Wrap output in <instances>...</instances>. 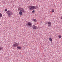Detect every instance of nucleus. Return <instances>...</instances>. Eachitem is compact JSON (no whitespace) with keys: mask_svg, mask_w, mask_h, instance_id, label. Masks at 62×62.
I'll use <instances>...</instances> for the list:
<instances>
[{"mask_svg":"<svg viewBox=\"0 0 62 62\" xmlns=\"http://www.w3.org/2000/svg\"><path fill=\"white\" fill-rule=\"evenodd\" d=\"M6 13L9 17H10L12 15V13L9 10L7 11L6 12Z\"/></svg>","mask_w":62,"mask_h":62,"instance_id":"obj_1","label":"nucleus"},{"mask_svg":"<svg viewBox=\"0 0 62 62\" xmlns=\"http://www.w3.org/2000/svg\"><path fill=\"white\" fill-rule=\"evenodd\" d=\"M18 9V11H20H20H21L22 12H25V11L24 10V9L21 8H19Z\"/></svg>","mask_w":62,"mask_h":62,"instance_id":"obj_2","label":"nucleus"},{"mask_svg":"<svg viewBox=\"0 0 62 62\" xmlns=\"http://www.w3.org/2000/svg\"><path fill=\"white\" fill-rule=\"evenodd\" d=\"M46 23L48 25V27H51V25H52V23L50 22H47Z\"/></svg>","mask_w":62,"mask_h":62,"instance_id":"obj_3","label":"nucleus"},{"mask_svg":"<svg viewBox=\"0 0 62 62\" xmlns=\"http://www.w3.org/2000/svg\"><path fill=\"white\" fill-rule=\"evenodd\" d=\"M29 8H31L32 9H36V8H37V7H36L34 6H29Z\"/></svg>","mask_w":62,"mask_h":62,"instance_id":"obj_4","label":"nucleus"},{"mask_svg":"<svg viewBox=\"0 0 62 62\" xmlns=\"http://www.w3.org/2000/svg\"><path fill=\"white\" fill-rule=\"evenodd\" d=\"M32 28L33 29H37L38 27H37V26H35V25H33L32 26Z\"/></svg>","mask_w":62,"mask_h":62,"instance_id":"obj_5","label":"nucleus"},{"mask_svg":"<svg viewBox=\"0 0 62 62\" xmlns=\"http://www.w3.org/2000/svg\"><path fill=\"white\" fill-rule=\"evenodd\" d=\"M19 45V43H17L15 42V43L13 45V46L14 47H16V46H18Z\"/></svg>","mask_w":62,"mask_h":62,"instance_id":"obj_6","label":"nucleus"},{"mask_svg":"<svg viewBox=\"0 0 62 62\" xmlns=\"http://www.w3.org/2000/svg\"><path fill=\"white\" fill-rule=\"evenodd\" d=\"M28 24L29 25H30V26H31L32 25V23L30 22H29L28 23Z\"/></svg>","mask_w":62,"mask_h":62,"instance_id":"obj_7","label":"nucleus"},{"mask_svg":"<svg viewBox=\"0 0 62 62\" xmlns=\"http://www.w3.org/2000/svg\"><path fill=\"white\" fill-rule=\"evenodd\" d=\"M23 14V12H21V11H20L19 12V14L20 16H21Z\"/></svg>","mask_w":62,"mask_h":62,"instance_id":"obj_8","label":"nucleus"},{"mask_svg":"<svg viewBox=\"0 0 62 62\" xmlns=\"http://www.w3.org/2000/svg\"><path fill=\"white\" fill-rule=\"evenodd\" d=\"M17 48L18 49H22V47L20 46H18L17 47Z\"/></svg>","mask_w":62,"mask_h":62,"instance_id":"obj_9","label":"nucleus"},{"mask_svg":"<svg viewBox=\"0 0 62 62\" xmlns=\"http://www.w3.org/2000/svg\"><path fill=\"white\" fill-rule=\"evenodd\" d=\"M49 39L50 41L52 42L53 41V39L51 38H49Z\"/></svg>","mask_w":62,"mask_h":62,"instance_id":"obj_10","label":"nucleus"},{"mask_svg":"<svg viewBox=\"0 0 62 62\" xmlns=\"http://www.w3.org/2000/svg\"><path fill=\"white\" fill-rule=\"evenodd\" d=\"M32 21H34V22H37V20L35 19H33Z\"/></svg>","mask_w":62,"mask_h":62,"instance_id":"obj_11","label":"nucleus"},{"mask_svg":"<svg viewBox=\"0 0 62 62\" xmlns=\"http://www.w3.org/2000/svg\"><path fill=\"white\" fill-rule=\"evenodd\" d=\"M2 14H1V13H0V18L1 17H2Z\"/></svg>","mask_w":62,"mask_h":62,"instance_id":"obj_12","label":"nucleus"},{"mask_svg":"<svg viewBox=\"0 0 62 62\" xmlns=\"http://www.w3.org/2000/svg\"><path fill=\"white\" fill-rule=\"evenodd\" d=\"M58 37L59 38H61V37H62L61 35H60Z\"/></svg>","mask_w":62,"mask_h":62,"instance_id":"obj_13","label":"nucleus"},{"mask_svg":"<svg viewBox=\"0 0 62 62\" xmlns=\"http://www.w3.org/2000/svg\"><path fill=\"white\" fill-rule=\"evenodd\" d=\"M3 50V48L2 47H0V50Z\"/></svg>","mask_w":62,"mask_h":62,"instance_id":"obj_14","label":"nucleus"},{"mask_svg":"<svg viewBox=\"0 0 62 62\" xmlns=\"http://www.w3.org/2000/svg\"><path fill=\"white\" fill-rule=\"evenodd\" d=\"M35 12V10H33L32 11V13H34Z\"/></svg>","mask_w":62,"mask_h":62,"instance_id":"obj_15","label":"nucleus"},{"mask_svg":"<svg viewBox=\"0 0 62 62\" xmlns=\"http://www.w3.org/2000/svg\"><path fill=\"white\" fill-rule=\"evenodd\" d=\"M54 9H53L52 10V12H54Z\"/></svg>","mask_w":62,"mask_h":62,"instance_id":"obj_16","label":"nucleus"},{"mask_svg":"<svg viewBox=\"0 0 62 62\" xmlns=\"http://www.w3.org/2000/svg\"><path fill=\"white\" fill-rule=\"evenodd\" d=\"M5 11H7V9H5Z\"/></svg>","mask_w":62,"mask_h":62,"instance_id":"obj_17","label":"nucleus"},{"mask_svg":"<svg viewBox=\"0 0 62 62\" xmlns=\"http://www.w3.org/2000/svg\"><path fill=\"white\" fill-rule=\"evenodd\" d=\"M30 10H31V9H32L31 8H30Z\"/></svg>","mask_w":62,"mask_h":62,"instance_id":"obj_18","label":"nucleus"},{"mask_svg":"<svg viewBox=\"0 0 62 62\" xmlns=\"http://www.w3.org/2000/svg\"><path fill=\"white\" fill-rule=\"evenodd\" d=\"M41 23H42V22H41Z\"/></svg>","mask_w":62,"mask_h":62,"instance_id":"obj_19","label":"nucleus"}]
</instances>
